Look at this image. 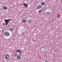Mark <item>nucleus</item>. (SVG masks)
<instances>
[{
	"instance_id": "f8f14e48",
	"label": "nucleus",
	"mask_w": 62,
	"mask_h": 62,
	"mask_svg": "<svg viewBox=\"0 0 62 62\" xmlns=\"http://www.w3.org/2000/svg\"><path fill=\"white\" fill-rule=\"evenodd\" d=\"M17 58L18 59H20V58H21V57L20 56H18L17 57Z\"/></svg>"
},
{
	"instance_id": "f257e3e1",
	"label": "nucleus",
	"mask_w": 62,
	"mask_h": 62,
	"mask_svg": "<svg viewBox=\"0 0 62 62\" xmlns=\"http://www.w3.org/2000/svg\"><path fill=\"white\" fill-rule=\"evenodd\" d=\"M5 22L6 23V26L8 24V19H5L4 20Z\"/></svg>"
},
{
	"instance_id": "6ab92c4d",
	"label": "nucleus",
	"mask_w": 62,
	"mask_h": 62,
	"mask_svg": "<svg viewBox=\"0 0 62 62\" xmlns=\"http://www.w3.org/2000/svg\"><path fill=\"white\" fill-rule=\"evenodd\" d=\"M8 35H9V33H8Z\"/></svg>"
},
{
	"instance_id": "0eeeda50",
	"label": "nucleus",
	"mask_w": 62,
	"mask_h": 62,
	"mask_svg": "<svg viewBox=\"0 0 62 62\" xmlns=\"http://www.w3.org/2000/svg\"><path fill=\"white\" fill-rule=\"evenodd\" d=\"M18 55V54L16 53L14 54V56H15V57H17Z\"/></svg>"
},
{
	"instance_id": "f3484780",
	"label": "nucleus",
	"mask_w": 62,
	"mask_h": 62,
	"mask_svg": "<svg viewBox=\"0 0 62 62\" xmlns=\"http://www.w3.org/2000/svg\"><path fill=\"white\" fill-rule=\"evenodd\" d=\"M45 62H48V61L47 60H46L45 61Z\"/></svg>"
},
{
	"instance_id": "1a4fd4ad",
	"label": "nucleus",
	"mask_w": 62,
	"mask_h": 62,
	"mask_svg": "<svg viewBox=\"0 0 62 62\" xmlns=\"http://www.w3.org/2000/svg\"><path fill=\"white\" fill-rule=\"evenodd\" d=\"M22 22L23 23H25L26 22V20L25 19H23L22 20Z\"/></svg>"
},
{
	"instance_id": "2eb2a0df",
	"label": "nucleus",
	"mask_w": 62,
	"mask_h": 62,
	"mask_svg": "<svg viewBox=\"0 0 62 62\" xmlns=\"http://www.w3.org/2000/svg\"><path fill=\"white\" fill-rule=\"evenodd\" d=\"M10 19H8V22H10Z\"/></svg>"
},
{
	"instance_id": "a211bd4d",
	"label": "nucleus",
	"mask_w": 62,
	"mask_h": 62,
	"mask_svg": "<svg viewBox=\"0 0 62 62\" xmlns=\"http://www.w3.org/2000/svg\"><path fill=\"white\" fill-rule=\"evenodd\" d=\"M1 32V30H0V32Z\"/></svg>"
},
{
	"instance_id": "dca6fc26",
	"label": "nucleus",
	"mask_w": 62,
	"mask_h": 62,
	"mask_svg": "<svg viewBox=\"0 0 62 62\" xmlns=\"http://www.w3.org/2000/svg\"><path fill=\"white\" fill-rule=\"evenodd\" d=\"M6 25V23H3V25Z\"/></svg>"
},
{
	"instance_id": "7ed1b4c3",
	"label": "nucleus",
	"mask_w": 62,
	"mask_h": 62,
	"mask_svg": "<svg viewBox=\"0 0 62 62\" xmlns=\"http://www.w3.org/2000/svg\"><path fill=\"white\" fill-rule=\"evenodd\" d=\"M42 8V6H41L40 5H38L37 7V8H38V9L39 8V9H41Z\"/></svg>"
},
{
	"instance_id": "f03ea898",
	"label": "nucleus",
	"mask_w": 62,
	"mask_h": 62,
	"mask_svg": "<svg viewBox=\"0 0 62 62\" xmlns=\"http://www.w3.org/2000/svg\"><path fill=\"white\" fill-rule=\"evenodd\" d=\"M18 52V53H19V54H22V51H21L20 50H17L16 52V53H17Z\"/></svg>"
},
{
	"instance_id": "ddd939ff",
	"label": "nucleus",
	"mask_w": 62,
	"mask_h": 62,
	"mask_svg": "<svg viewBox=\"0 0 62 62\" xmlns=\"http://www.w3.org/2000/svg\"><path fill=\"white\" fill-rule=\"evenodd\" d=\"M43 8H42L41 10H39V13H41V11H42V10H43Z\"/></svg>"
},
{
	"instance_id": "412c9836",
	"label": "nucleus",
	"mask_w": 62,
	"mask_h": 62,
	"mask_svg": "<svg viewBox=\"0 0 62 62\" xmlns=\"http://www.w3.org/2000/svg\"><path fill=\"white\" fill-rule=\"evenodd\" d=\"M19 55H20V54H19Z\"/></svg>"
},
{
	"instance_id": "39448f33",
	"label": "nucleus",
	"mask_w": 62,
	"mask_h": 62,
	"mask_svg": "<svg viewBox=\"0 0 62 62\" xmlns=\"http://www.w3.org/2000/svg\"><path fill=\"white\" fill-rule=\"evenodd\" d=\"M4 35L6 36H8V32L7 31H6L4 33Z\"/></svg>"
},
{
	"instance_id": "aec40b11",
	"label": "nucleus",
	"mask_w": 62,
	"mask_h": 62,
	"mask_svg": "<svg viewBox=\"0 0 62 62\" xmlns=\"http://www.w3.org/2000/svg\"><path fill=\"white\" fill-rule=\"evenodd\" d=\"M47 13L48 14H49V13Z\"/></svg>"
},
{
	"instance_id": "20e7f679",
	"label": "nucleus",
	"mask_w": 62,
	"mask_h": 62,
	"mask_svg": "<svg viewBox=\"0 0 62 62\" xmlns=\"http://www.w3.org/2000/svg\"><path fill=\"white\" fill-rule=\"evenodd\" d=\"M4 57L5 58H6L7 59H8V54H6L5 55H4Z\"/></svg>"
},
{
	"instance_id": "423d86ee",
	"label": "nucleus",
	"mask_w": 62,
	"mask_h": 62,
	"mask_svg": "<svg viewBox=\"0 0 62 62\" xmlns=\"http://www.w3.org/2000/svg\"><path fill=\"white\" fill-rule=\"evenodd\" d=\"M24 6L26 8H27V4L25 3L24 4Z\"/></svg>"
},
{
	"instance_id": "4468645a",
	"label": "nucleus",
	"mask_w": 62,
	"mask_h": 62,
	"mask_svg": "<svg viewBox=\"0 0 62 62\" xmlns=\"http://www.w3.org/2000/svg\"><path fill=\"white\" fill-rule=\"evenodd\" d=\"M41 4L43 6H44L45 5V3H44L43 2L41 3Z\"/></svg>"
},
{
	"instance_id": "9d476101",
	"label": "nucleus",
	"mask_w": 62,
	"mask_h": 62,
	"mask_svg": "<svg viewBox=\"0 0 62 62\" xmlns=\"http://www.w3.org/2000/svg\"><path fill=\"white\" fill-rule=\"evenodd\" d=\"M3 9H8V8H7L6 6L4 7H3Z\"/></svg>"
},
{
	"instance_id": "6e6552de",
	"label": "nucleus",
	"mask_w": 62,
	"mask_h": 62,
	"mask_svg": "<svg viewBox=\"0 0 62 62\" xmlns=\"http://www.w3.org/2000/svg\"><path fill=\"white\" fill-rule=\"evenodd\" d=\"M28 23H31V20L30 19H29L28 20Z\"/></svg>"
},
{
	"instance_id": "9b49d317",
	"label": "nucleus",
	"mask_w": 62,
	"mask_h": 62,
	"mask_svg": "<svg viewBox=\"0 0 62 62\" xmlns=\"http://www.w3.org/2000/svg\"><path fill=\"white\" fill-rule=\"evenodd\" d=\"M9 29L11 31H12L13 30V28H10Z\"/></svg>"
}]
</instances>
